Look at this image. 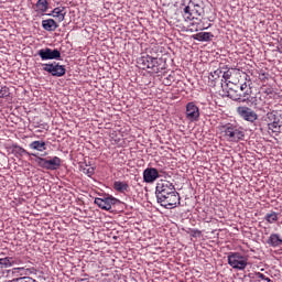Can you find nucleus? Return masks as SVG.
Here are the masks:
<instances>
[{"label":"nucleus","mask_w":282,"mask_h":282,"mask_svg":"<svg viewBox=\"0 0 282 282\" xmlns=\"http://www.w3.org/2000/svg\"><path fill=\"white\" fill-rule=\"evenodd\" d=\"M245 83L240 85L241 99L240 102H246L247 105H251L256 109H259V99L257 97H252V79H250V75L245 74Z\"/></svg>","instance_id":"f257e3e1"},{"label":"nucleus","mask_w":282,"mask_h":282,"mask_svg":"<svg viewBox=\"0 0 282 282\" xmlns=\"http://www.w3.org/2000/svg\"><path fill=\"white\" fill-rule=\"evenodd\" d=\"M137 63L140 69H150L153 74H160V72L164 69V66L160 64L158 57H153L151 55H143L139 57Z\"/></svg>","instance_id":"f03ea898"},{"label":"nucleus","mask_w":282,"mask_h":282,"mask_svg":"<svg viewBox=\"0 0 282 282\" xmlns=\"http://www.w3.org/2000/svg\"><path fill=\"white\" fill-rule=\"evenodd\" d=\"M223 129H224L225 138L229 142H239L240 140H243V138H246V133L243 132V129L232 123H227L223 126Z\"/></svg>","instance_id":"7ed1b4c3"},{"label":"nucleus","mask_w":282,"mask_h":282,"mask_svg":"<svg viewBox=\"0 0 282 282\" xmlns=\"http://www.w3.org/2000/svg\"><path fill=\"white\" fill-rule=\"evenodd\" d=\"M158 204H161L163 208H177L180 204V193L177 191L170 192L169 194L158 195L156 196Z\"/></svg>","instance_id":"20e7f679"},{"label":"nucleus","mask_w":282,"mask_h":282,"mask_svg":"<svg viewBox=\"0 0 282 282\" xmlns=\"http://www.w3.org/2000/svg\"><path fill=\"white\" fill-rule=\"evenodd\" d=\"M36 163L41 169H46V171H57L61 169V164H63V160L58 156H48V158H41L35 156Z\"/></svg>","instance_id":"39448f33"},{"label":"nucleus","mask_w":282,"mask_h":282,"mask_svg":"<svg viewBox=\"0 0 282 282\" xmlns=\"http://www.w3.org/2000/svg\"><path fill=\"white\" fill-rule=\"evenodd\" d=\"M228 263L234 270H243L248 268V256H243L240 252H229Z\"/></svg>","instance_id":"423d86ee"},{"label":"nucleus","mask_w":282,"mask_h":282,"mask_svg":"<svg viewBox=\"0 0 282 282\" xmlns=\"http://www.w3.org/2000/svg\"><path fill=\"white\" fill-rule=\"evenodd\" d=\"M95 204L101 210H111V206H116L118 199L109 194H105L102 197L95 198Z\"/></svg>","instance_id":"0eeeda50"},{"label":"nucleus","mask_w":282,"mask_h":282,"mask_svg":"<svg viewBox=\"0 0 282 282\" xmlns=\"http://www.w3.org/2000/svg\"><path fill=\"white\" fill-rule=\"evenodd\" d=\"M236 111L238 116H240V118L247 122H257V120H259L257 112H254V110L248 106H239Z\"/></svg>","instance_id":"6e6552de"},{"label":"nucleus","mask_w":282,"mask_h":282,"mask_svg":"<svg viewBox=\"0 0 282 282\" xmlns=\"http://www.w3.org/2000/svg\"><path fill=\"white\" fill-rule=\"evenodd\" d=\"M43 70L47 72L52 76H56L57 78H61V76H65L67 69H65V66L57 64L56 62L52 64H43Z\"/></svg>","instance_id":"1a4fd4ad"},{"label":"nucleus","mask_w":282,"mask_h":282,"mask_svg":"<svg viewBox=\"0 0 282 282\" xmlns=\"http://www.w3.org/2000/svg\"><path fill=\"white\" fill-rule=\"evenodd\" d=\"M199 107H197L193 101L187 102L185 110L186 120L189 122H197L199 120Z\"/></svg>","instance_id":"9d476101"},{"label":"nucleus","mask_w":282,"mask_h":282,"mask_svg":"<svg viewBox=\"0 0 282 282\" xmlns=\"http://www.w3.org/2000/svg\"><path fill=\"white\" fill-rule=\"evenodd\" d=\"M37 54L40 58H42V61H58L61 58V51H58L57 48H42L37 52Z\"/></svg>","instance_id":"9b49d317"},{"label":"nucleus","mask_w":282,"mask_h":282,"mask_svg":"<svg viewBox=\"0 0 282 282\" xmlns=\"http://www.w3.org/2000/svg\"><path fill=\"white\" fill-rule=\"evenodd\" d=\"M173 192H175V185H173V183H171L170 181L161 180L156 184V192H155L156 197L158 195H169V193H173Z\"/></svg>","instance_id":"f8f14e48"},{"label":"nucleus","mask_w":282,"mask_h":282,"mask_svg":"<svg viewBox=\"0 0 282 282\" xmlns=\"http://www.w3.org/2000/svg\"><path fill=\"white\" fill-rule=\"evenodd\" d=\"M33 10L37 14H45V12L50 10V2L47 0H37V2L33 4Z\"/></svg>","instance_id":"ddd939ff"},{"label":"nucleus","mask_w":282,"mask_h":282,"mask_svg":"<svg viewBox=\"0 0 282 282\" xmlns=\"http://www.w3.org/2000/svg\"><path fill=\"white\" fill-rule=\"evenodd\" d=\"M42 28L46 32H56L58 30V23L54 19H46L42 21Z\"/></svg>","instance_id":"4468645a"},{"label":"nucleus","mask_w":282,"mask_h":282,"mask_svg":"<svg viewBox=\"0 0 282 282\" xmlns=\"http://www.w3.org/2000/svg\"><path fill=\"white\" fill-rule=\"evenodd\" d=\"M112 188L117 192V193H129V183L127 181H117L113 183Z\"/></svg>","instance_id":"2eb2a0df"},{"label":"nucleus","mask_w":282,"mask_h":282,"mask_svg":"<svg viewBox=\"0 0 282 282\" xmlns=\"http://www.w3.org/2000/svg\"><path fill=\"white\" fill-rule=\"evenodd\" d=\"M67 13L65 12V7H57L55 8L52 13H48V17H55L58 19L59 23L65 21V15Z\"/></svg>","instance_id":"dca6fc26"},{"label":"nucleus","mask_w":282,"mask_h":282,"mask_svg":"<svg viewBox=\"0 0 282 282\" xmlns=\"http://www.w3.org/2000/svg\"><path fill=\"white\" fill-rule=\"evenodd\" d=\"M29 148L32 149V151L43 153V151H47V143H45V141H32Z\"/></svg>","instance_id":"f3484780"},{"label":"nucleus","mask_w":282,"mask_h":282,"mask_svg":"<svg viewBox=\"0 0 282 282\" xmlns=\"http://www.w3.org/2000/svg\"><path fill=\"white\" fill-rule=\"evenodd\" d=\"M269 133H275V135H279L282 131V121L275 120L268 124Z\"/></svg>","instance_id":"a211bd4d"},{"label":"nucleus","mask_w":282,"mask_h":282,"mask_svg":"<svg viewBox=\"0 0 282 282\" xmlns=\"http://www.w3.org/2000/svg\"><path fill=\"white\" fill-rule=\"evenodd\" d=\"M267 243L269 246H271L272 248H279V246H281V243H282V239H281V237H279V234H271Z\"/></svg>","instance_id":"6ab92c4d"},{"label":"nucleus","mask_w":282,"mask_h":282,"mask_svg":"<svg viewBox=\"0 0 282 282\" xmlns=\"http://www.w3.org/2000/svg\"><path fill=\"white\" fill-rule=\"evenodd\" d=\"M183 17L185 21H195V19H197V15L195 14V10H193L188 6L184 8Z\"/></svg>","instance_id":"aec40b11"},{"label":"nucleus","mask_w":282,"mask_h":282,"mask_svg":"<svg viewBox=\"0 0 282 282\" xmlns=\"http://www.w3.org/2000/svg\"><path fill=\"white\" fill-rule=\"evenodd\" d=\"M227 96L228 98H230L231 100H235L236 102H241V93H239V90L235 88H229L227 90Z\"/></svg>","instance_id":"412c9836"},{"label":"nucleus","mask_w":282,"mask_h":282,"mask_svg":"<svg viewBox=\"0 0 282 282\" xmlns=\"http://www.w3.org/2000/svg\"><path fill=\"white\" fill-rule=\"evenodd\" d=\"M213 33L210 32H199L194 35L195 41H210L213 39Z\"/></svg>","instance_id":"4be33fe9"},{"label":"nucleus","mask_w":282,"mask_h":282,"mask_svg":"<svg viewBox=\"0 0 282 282\" xmlns=\"http://www.w3.org/2000/svg\"><path fill=\"white\" fill-rule=\"evenodd\" d=\"M143 177H160V171L155 167H148L143 172Z\"/></svg>","instance_id":"5701e85b"},{"label":"nucleus","mask_w":282,"mask_h":282,"mask_svg":"<svg viewBox=\"0 0 282 282\" xmlns=\"http://www.w3.org/2000/svg\"><path fill=\"white\" fill-rule=\"evenodd\" d=\"M264 122H267V124H270L271 122H275L276 120H279V117L276 116V111L272 110L270 112H268L264 117H263Z\"/></svg>","instance_id":"b1692460"},{"label":"nucleus","mask_w":282,"mask_h":282,"mask_svg":"<svg viewBox=\"0 0 282 282\" xmlns=\"http://www.w3.org/2000/svg\"><path fill=\"white\" fill-rule=\"evenodd\" d=\"M164 52V47H162L160 44H154L150 48V56H160Z\"/></svg>","instance_id":"393cba45"},{"label":"nucleus","mask_w":282,"mask_h":282,"mask_svg":"<svg viewBox=\"0 0 282 282\" xmlns=\"http://www.w3.org/2000/svg\"><path fill=\"white\" fill-rule=\"evenodd\" d=\"M14 152L20 155V158H23V155H32L33 158H36V154L34 153H30L28 152V150L19 147V145H14Z\"/></svg>","instance_id":"a878e982"},{"label":"nucleus","mask_w":282,"mask_h":282,"mask_svg":"<svg viewBox=\"0 0 282 282\" xmlns=\"http://www.w3.org/2000/svg\"><path fill=\"white\" fill-rule=\"evenodd\" d=\"M0 268H12V257L0 258Z\"/></svg>","instance_id":"bb28decb"},{"label":"nucleus","mask_w":282,"mask_h":282,"mask_svg":"<svg viewBox=\"0 0 282 282\" xmlns=\"http://www.w3.org/2000/svg\"><path fill=\"white\" fill-rule=\"evenodd\" d=\"M264 219L268 224H274V221H279V214L272 212L271 214H267Z\"/></svg>","instance_id":"cd10ccee"},{"label":"nucleus","mask_w":282,"mask_h":282,"mask_svg":"<svg viewBox=\"0 0 282 282\" xmlns=\"http://www.w3.org/2000/svg\"><path fill=\"white\" fill-rule=\"evenodd\" d=\"M13 265H23V258L11 257V268H13Z\"/></svg>","instance_id":"c85d7f7f"},{"label":"nucleus","mask_w":282,"mask_h":282,"mask_svg":"<svg viewBox=\"0 0 282 282\" xmlns=\"http://www.w3.org/2000/svg\"><path fill=\"white\" fill-rule=\"evenodd\" d=\"M96 169H94L93 166H88L86 165L84 169H83V173L85 175H87L88 177H91V175H94Z\"/></svg>","instance_id":"c756f323"},{"label":"nucleus","mask_w":282,"mask_h":282,"mask_svg":"<svg viewBox=\"0 0 282 282\" xmlns=\"http://www.w3.org/2000/svg\"><path fill=\"white\" fill-rule=\"evenodd\" d=\"M261 90L267 94V96L274 95V88L272 86H262Z\"/></svg>","instance_id":"7c9ffc66"},{"label":"nucleus","mask_w":282,"mask_h":282,"mask_svg":"<svg viewBox=\"0 0 282 282\" xmlns=\"http://www.w3.org/2000/svg\"><path fill=\"white\" fill-rule=\"evenodd\" d=\"M10 96V90L8 87H1L0 89V98H8Z\"/></svg>","instance_id":"2f4dec72"},{"label":"nucleus","mask_w":282,"mask_h":282,"mask_svg":"<svg viewBox=\"0 0 282 282\" xmlns=\"http://www.w3.org/2000/svg\"><path fill=\"white\" fill-rule=\"evenodd\" d=\"M192 10H194L196 17H202L204 12V8H202V4L197 7H192Z\"/></svg>","instance_id":"473e14b6"},{"label":"nucleus","mask_w":282,"mask_h":282,"mask_svg":"<svg viewBox=\"0 0 282 282\" xmlns=\"http://www.w3.org/2000/svg\"><path fill=\"white\" fill-rule=\"evenodd\" d=\"M210 76H212L213 80H217L221 76V69L218 68V69L212 72Z\"/></svg>","instance_id":"72a5a7b5"},{"label":"nucleus","mask_w":282,"mask_h":282,"mask_svg":"<svg viewBox=\"0 0 282 282\" xmlns=\"http://www.w3.org/2000/svg\"><path fill=\"white\" fill-rule=\"evenodd\" d=\"M202 0H189V3L187 7L189 8H197V6H202Z\"/></svg>","instance_id":"f704fd0d"},{"label":"nucleus","mask_w":282,"mask_h":282,"mask_svg":"<svg viewBox=\"0 0 282 282\" xmlns=\"http://www.w3.org/2000/svg\"><path fill=\"white\" fill-rule=\"evenodd\" d=\"M158 177H143L142 184H153Z\"/></svg>","instance_id":"c9c22d12"},{"label":"nucleus","mask_w":282,"mask_h":282,"mask_svg":"<svg viewBox=\"0 0 282 282\" xmlns=\"http://www.w3.org/2000/svg\"><path fill=\"white\" fill-rule=\"evenodd\" d=\"M202 235V231H199V229H192L191 230V237H197Z\"/></svg>","instance_id":"e433bc0d"},{"label":"nucleus","mask_w":282,"mask_h":282,"mask_svg":"<svg viewBox=\"0 0 282 282\" xmlns=\"http://www.w3.org/2000/svg\"><path fill=\"white\" fill-rule=\"evenodd\" d=\"M223 77L225 78V80H229L230 79V72H225Z\"/></svg>","instance_id":"4c0bfd02"},{"label":"nucleus","mask_w":282,"mask_h":282,"mask_svg":"<svg viewBox=\"0 0 282 282\" xmlns=\"http://www.w3.org/2000/svg\"><path fill=\"white\" fill-rule=\"evenodd\" d=\"M13 282H28L26 276L13 280Z\"/></svg>","instance_id":"58836bf2"},{"label":"nucleus","mask_w":282,"mask_h":282,"mask_svg":"<svg viewBox=\"0 0 282 282\" xmlns=\"http://www.w3.org/2000/svg\"><path fill=\"white\" fill-rule=\"evenodd\" d=\"M257 276H258V279H261L262 281H264V279H265V274H263L261 272H258Z\"/></svg>","instance_id":"ea45409f"},{"label":"nucleus","mask_w":282,"mask_h":282,"mask_svg":"<svg viewBox=\"0 0 282 282\" xmlns=\"http://www.w3.org/2000/svg\"><path fill=\"white\" fill-rule=\"evenodd\" d=\"M13 270H25V267H17V268H14Z\"/></svg>","instance_id":"a19ab883"},{"label":"nucleus","mask_w":282,"mask_h":282,"mask_svg":"<svg viewBox=\"0 0 282 282\" xmlns=\"http://www.w3.org/2000/svg\"><path fill=\"white\" fill-rule=\"evenodd\" d=\"M260 78H261V80H265V78H268V77L265 76V74H262V75L260 76Z\"/></svg>","instance_id":"79ce46f5"},{"label":"nucleus","mask_w":282,"mask_h":282,"mask_svg":"<svg viewBox=\"0 0 282 282\" xmlns=\"http://www.w3.org/2000/svg\"><path fill=\"white\" fill-rule=\"evenodd\" d=\"M264 281L272 282V279L265 276Z\"/></svg>","instance_id":"37998d69"},{"label":"nucleus","mask_w":282,"mask_h":282,"mask_svg":"<svg viewBox=\"0 0 282 282\" xmlns=\"http://www.w3.org/2000/svg\"><path fill=\"white\" fill-rule=\"evenodd\" d=\"M165 85L169 87V86H171V83H169V82H165Z\"/></svg>","instance_id":"c03bdc74"},{"label":"nucleus","mask_w":282,"mask_h":282,"mask_svg":"<svg viewBox=\"0 0 282 282\" xmlns=\"http://www.w3.org/2000/svg\"><path fill=\"white\" fill-rule=\"evenodd\" d=\"M139 186H143L141 183H139Z\"/></svg>","instance_id":"a18cd8bd"}]
</instances>
